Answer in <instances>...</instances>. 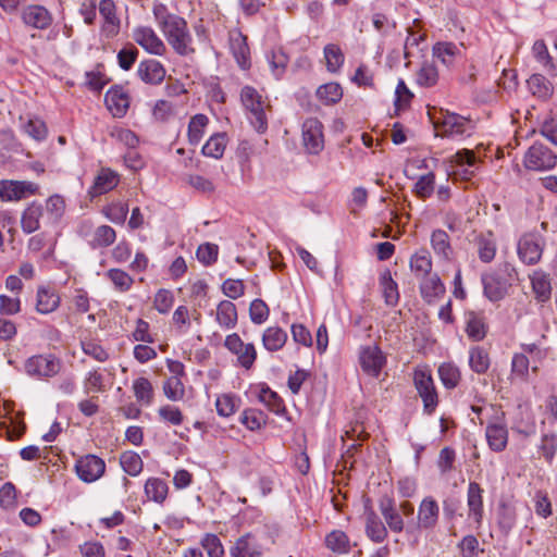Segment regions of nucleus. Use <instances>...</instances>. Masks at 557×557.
<instances>
[{
    "mask_svg": "<svg viewBox=\"0 0 557 557\" xmlns=\"http://www.w3.org/2000/svg\"><path fill=\"white\" fill-rule=\"evenodd\" d=\"M517 271L510 263L485 272L481 276L484 296L492 302L503 300L512 287Z\"/></svg>",
    "mask_w": 557,
    "mask_h": 557,
    "instance_id": "nucleus-1",
    "label": "nucleus"
},
{
    "mask_svg": "<svg viewBox=\"0 0 557 557\" xmlns=\"http://www.w3.org/2000/svg\"><path fill=\"white\" fill-rule=\"evenodd\" d=\"M243 106L249 111V121L255 129L262 134L268 128L265 102L262 95L251 86H245L240 91Z\"/></svg>",
    "mask_w": 557,
    "mask_h": 557,
    "instance_id": "nucleus-2",
    "label": "nucleus"
},
{
    "mask_svg": "<svg viewBox=\"0 0 557 557\" xmlns=\"http://www.w3.org/2000/svg\"><path fill=\"white\" fill-rule=\"evenodd\" d=\"M273 543L268 533H246L230 549L232 557H261Z\"/></svg>",
    "mask_w": 557,
    "mask_h": 557,
    "instance_id": "nucleus-3",
    "label": "nucleus"
},
{
    "mask_svg": "<svg viewBox=\"0 0 557 557\" xmlns=\"http://www.w3.org/2000/svg\"><path fill=\"white\" fill-rule=\"evenodd\" d=\"M161 30L176 53L187 55L194 52V48L191 47L193 39L187 27V22L183 17L177 16Z\"/></svg>",
    "mask_w": 557,
    "mask_h": 557,
    "instance_id": "nucleus-4",
    "label": "nucleus"
},
{
    "mask_svg": "<svg viewBox=\"0 0 557 557\" xmlns=\"http://www.w3.org/2000/svg\"><path fill=\"white\" fill-rule=\"evenodd\" d=\"M413 382L419 396L423 401V410L431 414L438 404V396L431 372L418 369L413 374Z\"/></svg>",
    "mask_w": 557,
    "mask_h": 557,
    "instance_id": "nucleus-5",
    "label": "nucleus"
},
{
    "mask_svg": "<svg viewBox=\"0 0 557 557\" xmlns=\"http://www.w3.org/2000/svg\"><path fill=\"white\" fill-rule=\"evenodd\" d=\"M557 156L541 143L533 144L524 156V165L529 170L546 171L555 168Z\"/></svg>",
    "mask_w": 557,
    "mask_h": 557,
    "instance_id": "nucleus-6",
    "label": "nucleus"
},
{
    "mask_svg": "<svg viewBox=\"0 0 557 557\" xmlns=\"http://www.w3.org/2000/svg\"><path fill=\"white\" fill-rule=\"evenodd\" d=\"M449 163L451 175L456 178L468 181L479 169L480 160L475 157L472 150L462 149L450 157Z\"/></svg>",
    "mask_w": 557,
    "mask_h": 557,
    "instance_id": "nucleus-7",
    "label": "nucleus"
},
{
    "mask_svg": "<svg viewBox=\"0 0 557 557\" xmlns=\"http://www.w3.org/2000/svg\"><path fill=\"white\" fill-rule=\"evenodd\" d=\"M60 368V360L52 355L33 356L25 362L26 373L38 379L54 376Z\"/></svg>",
    "mask_w": 557,
    "mask_h": 557,
    "instance_id": "nucleus-8",
    "label": "nucleus"
},
{
    "mask_svg": "<svg viewBox=\"0 0 557 557\" xmlns=\"http://www.w3.org/2000/svg\"><path fill=\"white\" fill-rule=\"evenodd\" d=\"M39 186L28 181H0V199L3 201H20L29 196L36 195Z\"/></svg>",
    "mask_w": 557,
    "mask_h": 557,
    "instance_id": "nucleus-9",
    "label": "nucleus"
},
{
    "mask_svg": "<svg viewBox=\"0 0 557 557\" xmlns=\"http://www.w3.org/2000/svg\"><path fill=\"white\" fill-rule=\"evenodd\" d=\"M544 240L536 234H524L518 242L519 259L528 265L536 264L543 253Z\"/></svg>",
    "mask_w": 557,
    "mask_h": 557,
    "instance_id": "nucleus-10",
    "label": "nucleus"
},
{
    "mask_svg": "<svg viewBox=\"0 0 557 557\" xmlns=\"http://www.w3.org/2000/svg\"><path fill=\"white\" fill-rule=\"evenodd\" d=\"M359 363L366 374L377 377L386 363V357L376 345L363 346L359 351Z\"/></svg>",
    "mask_w": 557,
    "mask_h": 557,
    "instance_id": "nucleus-11",
    "label": "nucleus"
},
{
    "mask_svg": "<svg viewBox=\"0 0 557 557\" xmlns=\"http://www.w3.org/2000/svg\"><path fill=\"white\" fill-rule=\"evenodd\" d=\"M75 471L83 482L92 483L103 475L106 463L96 455H86L76 460Z\"/></svg>",
    "mask_w": 557,
    "mask_h": 557,
    "instance_id": "nucleus-12",
    "label": "nucleus"
},
{
    "mask_svg": "<svg viewBox=\"0 0 557 557\" xmlns=\"http://www.w3.org/2000/svg\"><path fill=\"white\" fill-rule=\"evenodd\" d=\"M302 143L311 154L320 153L324 148L323 125L315 119H307L302 124Z\"/></svg>",
    "mask_w": 557,
    "mask_h": 557,
    "instance_id": "nucleus-13",
    "label": "nucleus"
},
{
    "mask_svg": "<svg viewBox=\"0 0 557 557\" xmlns=\"http://www.w3.org/2000/svg\"><path fill=\"white\" fill-rule=\"evenodd\" d=\"M436 134L441 136H461L470 129V122L458 114L446 112L434 122Z\"/></svg>",
    "mask_w": 557,
    "mask_h": 557,
    "instance_id": "nucleus-14",
    "label": "nucleus"
},
{
    "mask_svg": "<svg viewBox=\"0 0 557 557\" xmlns=\"http://www.w3.org/2000/svg\"><path fill=\"white\" fill-rule=\"evenodd\" d=\"M224 345L232 354L237 356V361L243 368L250 369L252 367L257 358L253 344H245L238 334L233 333L226 336Z\"/></svg>",
    "mask_w": 557,
    "mask_h": 557,
    "instance_id": "nucleus-15",
    "label": "nucleus"
},
{
    "mask_svg": "<svg viewBox=\"0 0 557 557\" xmlns=\"http://www.w3.org/2000/svg\"><path fill=\"white\" fill-rule=\"evenodd\" d=\"M488 447L496 453L503 451L508 444V429L503 414L488 421L485 429Z\"/></svg>",
    "mask_w": 557,
    "mask_h": 557,
    "instance_id": "nucleus-16",
    "label": "nucleus"
},
{
    "mask_svg": "<svg viewBox=\"0 0 557 557\" xmlns=\"http://www.w3.org/2000/svg\"><path fill=\"white\" fill-rule=\"evenodd\" d=\"M133 40L147 52L156 55H163L166 47L156 32L148 26H138L132 34Z\"/></svg>",
    "mask_w": 557,
    "mask_h": 557,
    "instance_id": "nucleus-17",
    "label": "nucleus"
},
{
    "mask_svg": "<svg viewBox=\"0 0 557 557\" xmlns=\"http://www.w3.org/2000/svg\"><path fill=\"white\" fill-rule=\"evenodd\" d=\"M104 102L114 117H123L129 108V96L123 87L113 86L106 92Z\"/></svg>",
    "mask_w": 557,
    "mask_h": 557,
    "instance_id": "nucleus-18",
    "label": "nucleus"
},
{
    "mask_svg": "<svg viewBox=\"0 0 557 557\" xmlns=\"http://www.w3.org/2000/svg\"><path fill=\"white\" fill-rule=\"evenodd\" d=\"M440 507L437 502L431 497H424L418 508V527L420 529H433L438 520Z\"/></svg>",
    "mask_w": 557,
    "mask_h": 557,
    "instance_id": "nucleus-19",
    "label": "nucleus"
},
{
    "mask_svg": "<svg viewBox=\"0 0 557 557\" xmlns=\"http://www.w3.org/2000/svg\"><path fill=\"white\" fill-rule=\"evenodd\" d=\"M379 508L386 522V528L394 533H401L405 529V522L395 506L394 499L388 496L382 497L379 503Z\"/></svg>",
    "mask_w": 557,
    "mask_h": 557,
    "instance_id": "nucleus-20",
    "label": "nucleus"
},
{
    "mask_svg": "<svg viewBox=\"0 0 557 557\" xmlns=\"http://www.w3.org/2000/svg\"><path fill=\"white\" fill-rule=\"evenodd\" d=\"M165 74L164 66L153 59L144 60L137 66V75L146 84L159 85L163 82Z\"/></svg>",
    "mask_w": 557,
    "mask_h": 557,
    "instance_id": "nucleus-21",
    "label": "nucleus"
},
{
    "mask_svg": "<svg viewBox=\"0 0 557 557\" xmlns=\"http://www.w3.org/2000/svg\"><path fill=\"white\" fill-rule=\"evenodd\" d=\"M364 530L367 536L374 543H383L388 535L386 525L372 508L364 511Z\"/></svg>",
    "mask_w": 557,
    "mask_h": 557,
    "instance_id": "nucleus-22",
    "label": "nucleus"
},
{
    "mask_svg": "<svg viewBox=\"0 0 557 557\" xmlns=\"http://www.w3.org/2000/svg\"><path fill=\"white\" fill-rule=\"evenodd\" d=\"M468 516L478 527L483 520V488L476 482H470L467 492Z\"/></svg>",
    "mask_w": 557,
    "mask_h": 557,
    "instance_id": "nucleus-23",
    "label": "nucleus"
},
{
    "mask_svg": "<svg viewBox=\"0 0 557 557\" xmlns=\"http://www.w3.org/2000/svg\"><path fill=\"white\" fill-rule=\"evenodd\" d=\"M120 182L119 174L111 169L102 168L95 177L89 189L91 197H97L112 190Z\"/></svg>",
    "mask_w": 557,
    "mask_h": 557,
    "instance_id": "nucleus-24",
    "label": "nucleus"
},
{
    "mask_svg": "<svg viewBox=\"0 0 557 557\" xmlns=\"http://www.w3.org/2000/svg\"><path fill=\"white\" fill-rule=\"evenodd\" d=\"M23 22L37 29H45L51 25L52 17L49 11L41 5H28L22 13Z\"/></svg>",
    "mask_w": 557,
    "mask_h": 557,
    "instance_id": "nucleus-25",
    "label": "nucleus"
},
{
    "mask_svg": "<svg viewBox=\"0 0 557 557\" xmlns=\"http://www.w3.org/2000/svg\"><path fill=\"white\" fill-rule=\"evenodd\" d=\"M420 294L428 304H433L445 294V286L437 274L420 278Z\"/></svg>",
    "mask_w": 557,
    "mask_h": 557,
    "instance_id": "nucleus-26",
    "label": "nucleus"
},
{
    "mask_svg": "<svg viewBox=\"0 0 557 557\" xmlns=\"http://www.w3.org/2000/svg\"><path fill=\"white\" fill-rule=\"evenodd\" d=\"M230 46L237 64L244 70L248 69L250 66V53L247 38L238 30L232 32L230 34Z\"/></svg>",
    "mask_w": 557,
    "mask_h": 557,
    "instance_id": "nucleus-27",
    "label": "nucleus"
},
{
    "mask_svg": "<svg viewBox=\"0 0 557 557\" xmlns=\"http://www.w3.org/2000/svg\"><path fill=\"white\" fill-rule=\"evenodd\" d=\"M60 306V296L55 289L40 286L37 290L36 310L39 313L48 314Z\"/></svg>",
    "mask_w": 557,
    "mask_h": 557,
    "instance_id": "nucleus-28",
    "label": "nucleus"
},
{
    "mask_svg": "<svg viewBox=\"0 0 557 557\" xmlns=\"http://www.w3.org/2000/svg\"><path fill=\"white\" fill-rule=\"evenodd\" d=\"M532 290L535 299L540 302H546L552 296V284L549 275L543 271H534L530 276Z\"/></svg>",
    "mask_w": 557,
    "mask_h": 557,
    "instance_id": "nucleus-29",
    "label": "nucleus"
},
{
    "mask_svg": "<svg viewBox=\"0 0 557 557\" xmlns=\"http://www.w3.org/2000/svg\"><path fill=\"white\" fill-rule=\"evenodd\" d=\"M410 270L417 278L428 276L432 271L431 255L426 249L416 251L410 258Z\"/></svg>",
    "mask_w": 557,
    "mask_h": 557,
    "instance_id": "nucleus-30",
    "label": "nucleus"
},
{
    "mask_svg": "<svg viewBox=\"0 0 557 557\" xmlns=\"http://www.w3.org/2000/svg\"><path fill=\"white\" fill-rule=\"evenodd\" d=\"M433 55L444 65L451 66L461 55V47L448 41L437 42L433 47Z\"/></svg>",
    "mask_w": 557,
    "mask_h": 557,
    "instance_id": "nucleus-31",
    "label": "nucleus"
},
{
    "mask_svg": "<svg viewBox=\"0 0 557 557\" xmlns=\"http://www.w3.org/2000/svg\"><path fill=\"white\" fill-rule=\"evenodd\" d=\"M478 256L482 262H491L496 255V240L492 232L481 233L475 238Z\"/></svg>",
    "mask_w": 557,
    "mask_h": 557,
    "instance_id": "nucleus-32",
    "label": "nucleus"
},
{
    "mask_svg": "<svg viewBox=\"0 0 557 557\" xmlns=\"http://www.w3.org/2000/svg\"><path fill=\"white\" fill-rule=\"evenodd\" d=\"M44 214L42 206L33 202L23 212L21 218L22 230L30 234L37 231L40 226V218Z\"/></svg>",
    "mask_w": 557,
    "mask_h": 557,
    "instance_id": "nucleus-33",
    "label": "nucleus"
},
{
    "mask_svg": "<svg viewBox=\"0 0 557 557\" xmlns=\"http://www.w3.org/2000/svg\"><path fill=\"white\" fill-rule=\"evenodd\" d=\"M215 320L224 329H233L237 323L236 306L230 300H222L216 307Z\"/></svg>",
    "mask_w": 557,
    "mask_h": 557,
    "instance_id": "nucleus-34",
    "label": "nucleus"
},
{
    "mask_svg": "<svg viewBox=\"0 0 557 557\" xmlns=\"http://www.w3.org/2000/svg\"><path fill=\"white\" fill-rule=\"evenodd\" d=\"M99 13L104 20L103 29L114 35L117 33L120 21L116 16V8L112 0H101L99 3Z\"/></svg>",
    "mask_w": 557,
    "mask_h": 557,
    "instance_id": "nucleus-35",
    "label": "nucleus"
},
{
    "mask_svg": "<svg viewBox=\"0 0 557 557\" xmlns=\"http://www.w3.org/2000/svg\"><path fill=\"white\" fill-rule=\"evenodd\" d=\"M490 366L491 359L486 349L474 346L469 350V367L473 372L484 374Z\"/></svg>",
    "mask_w": 557,
    "mask_h": 557,
    "instance_id": "nucleus-36",
    "label": "nucleus"
},
{
    "mask_svg": "<svg viewBox=\"0 0 557 557\" xmlns=\"http://www.w3.org/2000/svg\"><path fill=\"white\" fill-rule=\"evenodd\" d=\"M287 341V333L278 326L268 327L262 335V343L267 350H280Z\"/></svg>",
    "mask_w": 557,
    "mask_h": 557,
    "instance_id": "nucleus-37",
    "label": "nucleus"
},
{
    "mask_svg": "<svg viewBox=\"0 0 557 557\" xmlns=\"http://www.w3.org/2000/svg\"><path fill=\"white\" fill-rule=\"evenodd\" d=\"M440 380L445 388L453 389L458 386L461 381L460 369L453 362H444L437 370Z\"/></svg>",
    "mask_w": 557,
    "mask_h": 557,
    "instance_id": "nucleus-38",
    "label": "nucleus"
},
{
    "mask_svg": "<svg viewBox=\"0 0 557 557\" xmlns=\"http://www.w3.org/2000/svg\"><path fill=\"white\" fill-rule=\"evenodd\" d=\"M432 248L436 255L448 260L453 255L448 234L443 230H435L431 236Z\"/></svg>",
    "mask_w": 557,
    "mask_h": 557,
    "instance_id": "nucleus-39",
    "label": "nucleus"
},
{
    "mask_svg": "<svg viewBox=\"0 0 557 557\" xmlns=\"http://www.w3.org/2000/svg\"><path fill=\"white\" fill-rule=\"evenodd\" d=\"M315 95L325 106L335 104L343 97V88L337 83H327L320 86Z\"/></svg>",
    "mask_w": 557,
    "mask_h": 557,
    "instance_id": "nucleus-40",
    "label": "nucleus"
},
{
    "mask_svg": "<svg viewBox=\"0 0 557 557\" xmlns=\"http://www.w3.org/2000/svg\"><path fill=\"white\" fill-rule=\"evenodd\" d=\"M146 496L156 502L163 503L168 496V484L158 478H150L145 484Z\"/></svg>",
    "mask_w": 557,
    "mask_h": 557,
    "instance_id": "nucleus-41",
    "label": "nucleus"
},
{
    "mask_svg": "<svg viewBox=\"0 0 557 557\" xmlns=\"http://www.w3.org/2000/svg\"><path fill=\"white\" fill-rule=\"evenodd\" d=\"M326 547L336 554H346L350 549V542L345 532L334 530L325 537Z\"/></svg>",
    "mask_w": 557,
    "mask_h": 557,
    "instance_id": "nucleus-42",
    "label": "nucleus"
},
{
    "mask_svg": "<svg viewBox=\"0 0 557 557\" xmlns=\"http://www.w3.org/2000/svg\"><path fill=\"white\" fill-rule=\"evenodd\" d=\"M530 91L542 99H546L553 95V85L541 74H534L528 79Z\"/></svg>",
    "mask_w": 557,
    "mask_h": 557,
    "instance_id": "nucleus-43",
    "label": "nucleus"
},
{
    "mask_svg": "<svg viewBox=\"0 0 557 557\" xmlns=\"http://www.w3.org/2000/svg\"><path fill=\"white\" fill-rule=\"evenodd\" d=\"M380 283L385 302L389 306L396 305L399 299V294L397 283L392 278L391 271L386 270L381 274Z\"/></svg>",
    "mask_w": 557,
    "mask_h": 557,
    "instance_id": "nucleus-44",
    "label": "nucleus"
},
{
    "mask_svg": "<svg viewBox=\"0 0 557 557\" xmlns=\"http://www.w3.org/2000/svg\"><path fill=\"white\" fill-rule=\"evenodd\" d=\"M120 465L123 470L132 476L138 475L143 471L144 467V462L140 456L132 450H127L121 454Z\"/></svg>",
    "mask_w": 557,
    "mask_h": 557,
    "instance_id": "nucleus-45",
    "label": "nucleus"
},
{
    "mask_svg": "<svg viewBox=\"0 0 557 557\" xmlns=\"http://www.w3.org/2000/svg\"><path fill=\"white\" fill-rule=\"evenodd\" d=\"M115 239V231L109 225H101L95 230L90 245L92 248H104L112 245Z\"/></svg>",
    "mask_w": 557,
    "mask_h": 557,
    "instance_id": "nucleus-46",
    "label": "nucleus"
},
{
    "mask_svg": "<svg viewBox=\"0 0 557 557\" xmlns=\"http://www.w3.org/2000/svg\"><path fill=\"white\" fill-rule=\"evenodd\" d=\"M324 58L326 61V69L332 73H336L342 67L345 60L342 49L334 44H329L324 47Z\"/></svg>",
    "mask_w": 557,
    "mask_h": 557,
    "instance_id": "nucleus-47",
    "label": "nucleus"
},
{
    "mask_svg": "<svg viewBox=\"0 0 557 557\" xmlns=\"http://www.w3.org/2000/svg\"><path fill=\"white\" fill-rule=\"evenodd\" d=\"M208 117L205 114H196L188 124V140L191 145H198L205 134L208 124Z\"/></svg>",
    "mask_w": 557,
    "mask_h": 557,
    "instance_id": "nucleus-48",
    "label": "nucleus"
},
{
    "mask_svg": "<svg viewBox=\"0 0 557 557\" xmlns=\"http://www.w3.org/2000/svg\"><path fill=\"white\" fill-rule=\"evenodd\" d=\"M133 391L136 399L143 405H150L153 399V387L146 377H138L133 383Z\"/></svg>",
    "mask_w": 557,
    "mask_h": 557,
    "instance_id": "nucleus-49",
    "label": "nucleus"
},
{
    "mask_svg": "<svg viewBox=\"0 0 557 557\" xmlns=\"http://www.w3.org/2000/svg\"><path fill=\"white\" fill-rule=\"evenodd\" d=\"M226 147V137L224 134H215L202 147V153L214 159L222 158Z\"/></svg>",
    "mask_w": 557,
    "mask_h": 557,
    "instance_id": "nucleus-50",
    "label": "nucleus"
},
{
    "mask_svg": "<svg viewBox=\"0 0 557 557\" xmlns=\"http://www.w3.org/2000/svg\"><path fill=\"white\" fill-rule=\"evenodd\" d=\"M106 276L112 282L114 287L121 292L125 293L132 288L134 283L133 277L122 269H110Z\"/></svg>",
    "mask_w": 557,
    "mask_h": 557,
    "instance_id": "nucleus-51",
    "label": "nucleus"
},
{
    "mask_svg": "<svg viewBox=\"0 0 557 557\" xmlns=\"http://www.w3.org/2000/svg\"><path fill=\"white\" fill-rule=\"evenodd\" d=\"M466 332L472 341H482L486 335V326L483 319L474 313H470L467 319Z\"/></svg>",
    "mask_w": 557,
    "mask_h": 557,
    "instance_id": "nucleus-52",
    "label": "nucleus"
},
{
    "mask_svg": "<svg viewBox=\"0 0 557 557\" xmlns=\"http://www.w3.org/2000/svg\"><path fill=\"white\" fill-rule=\"evenodd\" d=\"M417 83L422 87H432L438 81V72L434 64L424 62L416 75Z\"/></svg>",
    "mask_w": 557,
    "mask_h": 557,
    "instance_id": "nucleus-53",
    "label": "nucleus"
},
{
    "mask_svg": "<svg viewBox=\"0 0 557 557\" xmlns=\"http://www.w3.org/2000/svg\"><path fill=\"white\" fill-rule=\"evenodd\" d=\"M163 393L172 401L182 400L185 396V387L177 376H170L163 383Z\"/></svg>",
    "mask_w": 557,
    "mask_h": 557,
    "instance_id": "nucleus-54",
    "label": "nucleus"
},
{
    "mask_svg": "<svg viewBox=\"0 0 557 557\" xmlns=\"http://www.w3.org/2000/svg\"><path fill=\"white\" fill-rule=\"evenodd\" d=\"M530 359L525 354H515L511 361V375L528 381Z\"/></svg>",
    "mask_w": 557,
    "mask_h": 557,
    "instance_id": "nucleus-55",
    "label": "nucleus"
},
{
    "mask_svg": "<svg viewBox=\"0 0 557 557\" xmlns=\"http://www.w3.org/2000/svg\"><path fill=\"white\" fill-rule=\"evenodd\" d=\"M104 215L115 224H123L128 213V206L124 202H113L103 209Z\"/></svg>",
    "mask_w": 557,
    "mask_h": 557,
    "instance_id": "nucleus-56",
    "label": "nucleus"
},
{
    "mask_svg": "<svg viewBox=\"0 0 557 557\" xmlns=\"http://www.w3.org/2000/svg\"><path fill=\"white\" fill-rule=\"evenodd\" d=\"M81 345L84 354L91 357L92 359L99 362L108 360V351L98 342L94 339H85L82 341Z\"/></svg>",
    "mask_w": 557,
    "mask_h": 557,
    "instance_id": "nucleus-57",
    "label": "nucleus"
},
{
    "mask_svg": "<svg viewBox=\"0 0 557 557\" xmlns=\"http://www.w3.org/2000/svg\"><path fill=\"white\" fill-rule=\"evenodd\" d=\"M270 310L268 305L262 299H255L249 307V315L255 324H262L269 318Z\"/></svg>",
    "mask_w": 557,
    "mask_h": 557,
    "instance_id": "nucleus-58",
    "label": "nucleus"
},
{
    "mask_svg": "<svg viewBox=\"0 0 557 557\" xmlns=\"http://www.w3.org/2000/svg\"><path fill=\"white\" fill-rule=\"evenodd\" d=\"M201 545L207 552L208 557H222L224 554L223 545L215 534H206L201 540Z\"/></svg>",
    "mask_w": 557,
    "mask_h": 557,
    "instance_id": "nucleus-59",
    "label": "nucleus"
},
{
    "mask_svg": "<svg viewBox=\"0 0 557 557\" xmlns=\"http://www.w3.org/2000/svg\"><path fill=\"white\" fill-rule=\"evenodd\" d=\"M262 401L271 411L280 413L284 409L283 400L269 387L262 388L259 395Z\"/></svg>",
    "mask_w": 557,
    "mask_h": 557,
    "instance_id": "nucleus-60",
    "label": "nucleus"
},
{
    "mask_svg": "<svg viewBox=\"0 0 557 557\" xmlns=\"http://www.w3.org/2000/svg\"><path fill=\"white\" fill-rule=\"evenodd\" d=\"M215 407L221 417H230L237 409L236 398L231 394L220 395L215 400Z\"/></svg>",
    "mask_w": 557,
    "mask_h": 557,
    "instance_id": "nucleus-61",
    "label": "nucleus"
},
{
    "mask_svg": "<svg viewBox=\"0 0 557 557\" xmlns=\"http://www.w3.org/2000/svg\"><path fill=\"white\" fill-rule=\"evenodd\" d=\"M174 302L173 293L169 289H159L153 299V306L160 313H166Z\"/></svg>",
    "mask_w": 557,
    "mask_h": 557,
    "instance_id": "nucleus-62",
    "label": "nucleus"
},
{
    "mask_svg": "<svg viewBox=\"0 0 557 557\" xmlns=\"http://www.w3.org/2000/svg\"><path fill=\"white\" fill-rule=\"evenodd\" d=\"M434 174L428 173L419 177L414 185V191L420 198H426L432 195L434 190Z\"/></svg>",
    "mask_w": 557,
    "mask_h": 557,
    "instance_id": "nucleus-63",
    "label": "nucleus"
},
{
    "mask_svg": "<svg viewBox=\"0 0 557 557\" xmlns=\"http://www.w3.org/2000/svg\"><path fill=\"white\" fill-rule=\"evenodd\" d=\"M218 251L219 248L216 245L210 243L202 244L197 249V259L206 265L212 264L216 261Z\"/></svg>",
    "mask_w": 557,
    "mask_h": 557,
    "instance_id": "nucleus-64",
    "label": "nucleus"
}]
</instances>
